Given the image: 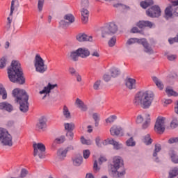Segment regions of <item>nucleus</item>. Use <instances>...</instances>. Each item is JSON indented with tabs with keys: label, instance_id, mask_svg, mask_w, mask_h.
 <instances>
[{
	"label": "nucleus",
	"instance_id": "f257e3e1",
	"mask_svg": "<svg viewBox=\"0 0 178 178\" xmlns=\"http://www.w3.org/2000/svg\"><path fill=\"white\" fill-rule=\"evenodd\" d=\"M8 79L11 83H17V84H24L26 78L23 75V69L20 62L13 60L10 66L7 69Z\"/></svg>",
	"mask_w": 178,
	"mask_h": 178
},
{
	"label": "nucleus",
	"instance_id": "f03ea898",
	"mask_svg": "<svg viewBox=\"0 0 178 178\" xmlns=\"http://www.w3.org/2000/svg\"><path fill=\"white\" fill-rule=\"evenodd\" d=\"M154 97V92L149 90L138 92L134 99V105L135 106H141L143 109H148L152 104Z\"/></svg>",
	"mask_w": 178,
	"mask_h": 178
},
{
	"label": "nucleus",
	"instance_id": "7ed1b4c3",
	"mask_svg": "<svg viewBox=\"0 0 178 178\" xmlns=\"http://www.w3.org/2000/svg\"><path fill=\"white\" fill-rule=\"evenodd\" d=\"M13 96L15 98V102L19 105V111L23 113L29 112V95L24 90L19 88L13 90Z\"/></svg>",
	"mask_w": 178,
	"mask_h": 178
},
{
	"label": "nucleus",
	"instance_id": "20e7f679",
	"mask_svg": "<svg viewBox=\"0 0 178 178\" xmlns=\"http://www.w3.org/2000/svg\"><path fill=\"white\" fill-rule=\"evenodd\" d=\"M111 171L113 173V177H122V176L126 175L124 164L122 157L115 156L113 158V165H111Z\"/></svg>",
	"mask_w": 178,
	"mask_h": 178
},
{
	"label": "nucleus",
	"instance_id": "39448f33",
	"mask_svg": "<svg viewBox=\"0 0 178 178\" xmlns=\"http://www.w3.org/2000/svg\"><path fill=\"white\" fill-rule=\"evenodd\" d=\"M102 38H109L118 31V26L114 22H110L106 26L101 29Z\"/></svg>",
	"mask_w": 178,
	"mask_h": 178
},
{
	"label": "nucleus",
	"instance_id": "423d86ee",
	"mask_svg": "<svg viewBox=\"0 0 178 178\" xmlns=\"http://www.w3.org/2000/svg\"><path fill=\"white\" fill-rule=\"evenodd\" d=\"M0 141L3 145L7 147H12L13 145V141L12 135L8 131V130L0 128Z\"/></svg>",
	"mask_w": 178,
	"mask_h": 178
},
{
	"label": "nucleus",
	"instance_id": "0eeeda50",
	"mask_svg": "<svg viewBox=\"0 0 178 178\" xmlns=\"http://www.w3.org/2000/svg\"><path fill=\"white\" fill-rule=\"evenodd\" d=\"M34 66L38 73H45L48 70V66L45 65L44 59L39 54H37L35 57Z\"/></svg>",
	"mask_w": 178,
	"mask_h": 178
},
{
	"label": "nucleus",
	"instance_id": "6e6552de",
	"mask_svg": "<svg viewBox=\"0 0 178 178\" xmlns=\"http://www.w3.org/2000/svg\"><path fill=\"white\" fill-rule=\"evenodd\" d=\"M33 147V156H39L40 159H44L45 158V145L43 143H35Z\"/></svg>",
	"mask_w": 178,
	"mask_h": 178
},
{
	"label": "nucleus",
	"instance_id": "1a4fd4ad",
	"mask_svg": "<svg viewBox=\"0 0 178 178\" xmlns=\"http://www.w3.org/2000/svg\"><path fill=\"white\" fill-rule=\"evenodd\" d=\"M165 129V118L158 117L154 125V131L159 133V134H163Z\"/></svg>",
	"mask_w": 178,
	"mask_h": 178
},
{
	"label": "nucleus",
	"instance_id": "9d476101",
	"mask_svg": "<svg viewBox=\"0 0 178 178\" xmlns=\"http://www.w3.org/2000/svg\"><path fill=\"white\" fill-rule=\"evenodd\" d=\"M161 13H162L161 8L156 5L152 6L146 11V15L149 16V17H159Z\"/></svg>",
	"mask_w": 178,
	"mask_h": 178
},
{
	"label": "nucleus",
	"instance_id": "9b49d317",
	"mask_svg": "<svg viewBox=\"0 0 178 178\" xmlns=\"http://www.w3.org/2000/svg\"><path fill=\"white\" fill-rule=\"evenodd\" d=\"M15 8H19V1L17 0H12L10 17L7 18L8 23L6 25L7 29H10V24L12 23V16H13V12L15 11Z\"/></svg>",
	"mask_w": 178,
	"mask_h": 178
},
{
	"label": "nucleus",
	"instance_id": "f8f14e48",
	"mask_svg": "<svg viewBox=\"0 0 178 178\" xmlns=\"http://www.w3.org/2000/svg\"><path fill=\"white\" fill-rule=\"evenodd\" d=\"M55 87H58V84H51V83H49L47 84V86H45L42 90L39 92V94L42 95V94H45L43 97L42 99H45V98L47 97V95H49V94L51 93V90H54V88H55Z\"/></svg>",
	"mask_w": 178,
	"mask_h": 178
},
{
	"label": "nucleus",
	"instance_id": "ddd939ff",
	"mask_svg": "<svg viewBox=\"0 0 178 178\" xmlns=\"http://www.w3.org/2000/svg\"><path fill=\"white\" fill-rule=\"evenodd\" d=\"M76 40L79 42H86L89 41L90 42H92V36H88L86 33H80L76 36Z\"/></svg>",
	"mask_w": 178,
	"mask_h": 178
},
{
	"label": "nucleus",
	"instance_id": "4468645a",
	"mask_svg": "<svg viewBox=\"0 0 178 178\" xmlns=\"http://www.w3.org/2000/svg\"><path fill=\"white\" fill-rule=\"evenodd\" d=\"M64 19L65 20H67V22L65 21V20H61L60 22V24L61 26H69V24H71V23H74V16H73V15L72 14H67L64 16Z\"/></svg>",
	"mask_w": 178,
	"mask_h": 178
},
{
	"label": "nucleus",
	"instance_id": "2eb2a0df",
	"mask_svg": "<svg viewBox=\"0 0 178 178\" xmlns=\"http://www.w3.org/2000/svg\"><path fill=\"white\" fill-rule=\"evenodd\" d=\"M36 129H38V130H42V131L47 129V118L42 117L39 120V122L36 124Z\"/></svg>",
	"mask_w": 178,
	"mask_h": 178
},
{
	"label": "nucleus",
	"instance_id": "dca6fc26",
	"mask_svg": "<svg viewBox=\"0 0 178 178\" xmlns=\"http://www.w3.org/2000/svg\"><path fill=\"white\" fill-rule=\"evenodd\" d=\"M81 20L83 24L88 23V17L90 16V12L86 8H83L81 11Z\"/></svg>",
	"mask_w": 178,
	"mask_h": 178
},
{
	"label": "nucleus",
	"instance_id": "f3484780",
	"mask_svg": "<svg viewBox=\"0 0 178 178\" xmlns=\"http://www.w3.org/2000/svg\"><path fill=\"white\" fill-rule=\"evenodd\" d=\"M76 51L80 58H88V56L90 55V50H88V49L87 48H79L78 49H76Z\"/></svg>",
	"mask_w": 178,
	"mask_h": 178
},
{
	"label": "nucleus",
	"instance_id": "a211bd4d",
	"mask_svg": "<svg viewBox=\"0 0 178 178\" xmlns=\"http://www.w3.org/2000/svg\"><path fill=\"white\" fill-rule=\"evenodd\" d=\"M136 26L139 27V29H145V27H149V29H152L154 24L149 21H139Z\"/></svg>",
	"mask_w": 178,
	"mask_h": 178
},
{
	"label": "nucleus",
	"instance_id": "6ab92c4d",
	"mask_svg": "<svg viewBox=\"0 0 178 178\" xmlns=\"http://www.w3.org/2000/svg\"><path fill=\"white\" fill-rule=\"evenodd\" d=\"M75 105L77 106V108H79V109H81V111H82L83 112L87 111V105H86L84 104V102L79 98H76Z\"/></svg>",
	"mask_w": 178,
	"mask_h": 178
},
{
	"label": "nucleus",
	"instance_id": "aec40b11",
	"mask_svg": "<svg viewBox=\"0 0 178 178\" xmlns=\"http://www.w3.org/2000/svg\"><path fill=\"white\" fill-rule=\"evenodd\" d=\"M140 42H141L142 45H143L145 48V52L146 54H154V50H152V48L149 47V44H148V42L145 40H140Z\"/></svg>",
	"mask_w": 178,
	"mask_h": 178
},
{
	"label": "nucleus",
	"instance_id": "412c9836",
	"mask_svg": "<svg viewBox=\"0 0 178 178\" xmlns=\"http://www.w3.org/2000/svg\"><path fill=\"white\" fill-rule=\"evenodd\" d=\"M110 133L111 136H119L122 133V127L118 125H113L110 129Z\"/></svg>",
	"mask_w": 178,
	"mask_h": 178
},
{
	"label": "nucleus",
	"instance_id": "4be33fe9",
	"mask_svg": "<svg viewBox=\"0 0 178 178\" xmlns=\"http://www.w3.org/2000/svg\"><path fill=\"white\" fill-rule=\"evenodd\" d=\"M126 86L129 90H133L136 88V79L132 78H127L126 79Z\"/></svg>",
	"mask_w": 178,
	"mask_h": 178
},
{
	"label": "nucleus",
	"instance_id": "5701e85b",
	"mask_svg": "<svg viewBox=\"0 0 178 178\" xmlns=\"http://www.w3.org/2000/svg\"><path fill=\"white\" fill-rule=\"evenodd\" d=\"M0 109H4L7 112H12L13 111V106L8 102L0 103Z\"/></svg>",
	"mask_w": 178,
	"mask_h": 178
},
{
	"label": "nucleus",
	"instance_id": "b1692460",
	"mask_svg": "<svg viewBox=\"0 0 178 178\" xmlns=\"http://www.w3.org/2000/svg\"><path fill=\"white\" fill-rule=\"evenodd\" d=\"M168 155L170 156L171 161L173 163H178V155L174 149H170L168 152Z\"/></svg>",
	"mask_w": 178,
	"mask_h": 178
},
{
	"label": "nucleus",
	"instance_id": "393cba45",
	"mask_svg": "<svg viewBox=\"0 0 178 178\" xmlns=\"http://www.w3.org/2000/svg\"><path fill=\"white\" fill-rule=\"evenodd\" d=\"M68 58L70 59V60H72V62H77L79 60V58H80V56L79 55L77 50H75L70 52Z\"/></svg>",
	"mask_w": 178,
	"mask_h": 178
},
{
	"label": "nucleus",
	"instance_id": "a878e982",
	"mask_svg": "<svg viewBox=\"0 0 178 178\" xmlns=\"http://www.w3.org/2000/svg\"><path fill=\"white\" fill-rule=\"evenodd\" d=\"M66 154H67V150L59 149L57 152V156H58L59 159L63 161L66 158Z\"/></svg>",
	"mask_w": 178,
	"mask_h": 178
},
{
	"label": "nucleus",
	"instance_id": "bb28decb",
	"mask_svg": "<svg viewBox=\"0 0 178 178\" xmlns=\"http://www.w3.org/2000/svg\"><path fill=\"white\" fill-rule=\"evenodd\" d=\"M107 141L108 143L111 144V145H113L114 149H120V148H122V144H120L113 139H107Z\"/></svg>",
	"mask_w": 178,
	"mask_h": 178
},
{
	"label": "nucleus",
	"instance_id": "cd10ccee",
	"mask_svg": "<svg viewBox=\"0 0 178 178\" xmlns=\"http://www.w3.org/2000/svg\"><path fill=\"white\" fill-rule=\"evenodd\" d=\"M0 97H2V99H6L8 98V92L2 83H0Z\"/></svg>",
	"mask_w": 178,
	"mask_h": 178
},
{
	"label": "nucleus",
	"instance_id": "c85d7f7f",
	"mask_svg": "<svg viewBox=\"0 0 178 178\" xmlns=\"http://www.w3.org/2000/svg\"><path fill=\"white\" fill-rule=\"evenodd\" d=\"M63 115L65 119H72V115L70 114V111H69V108L66 106H63Z\"/></svg>",
	"mask_w": 178,
	"mask_h": 178
},
{
	"label": "nucleus",
	"instance_id": "c756f323",
	"mask_svg": "<svg viewBox=\"0 0 178 178\" xmlns=\"http://www.w3.org/2000/svg\"><path fill=\"white\" fill-rule=\"evenodd\" d=\"M152 80L159 90H163V83L156 76H152Z\"/></svg>",
	"mask_w": 178,
	"mask_h": 178
},
{
	"label": "nucleus",
	"instance_id": "7c9ffc66",
	"mask_svg": "<svg viewBox=\"0 0 178 178\" xmlns=\"http://www.w3.org/2000/svg\"><path fill=\"white\" fill-rule=\"evenodd\" d=\"M165 15L167 17L173 16V6H168L165 10Z\"/></svg>",
	"mask_w": 178,
	"mask_h": 178
},
{
	"label": "nucleus",
	"instance_id": "2f4dec72",
	"mask_svg": "<svg viewBox=\"0 0 178 178\" xmlns=\"http://www.w3.org/2000/svg\"><path fill=\"white\" fill-rule=\"evenodd\" d=\"M165 92L167 94V95H168V97H177L178 96V93L177 92H175V90H173V89L168 87L165 89Z\"/></svg>",
	"mask_w": 178,
	"mask_h": 178
},
{
	"label": "nucleus",
	"instance_id": "473e14b6",
	"mask_svg": "<svg viewBox=\"0 0 178 178\" xmlns=\"http://www.w3.org/2000/svg\"><path fill=\"white\" fill-rule=\"evenodd\" d=\"M83 163V156H79L73 159V165L74 166H80Z\"/></svg>",
	"mask_w": 178,
	"mask_h": 178
},
{
	"label": "nucleus",
	"instance_id": "72a5a7b5",
	"mask_svg": "<svg viewBox=\"0 0 178 178\" xmlns=\"http://www.w3.org/2000/svg\"><path fill=\"white\" fill-rule=\"evenodd\" d=\"M150 123H151V117H150L149 114H147V117H146V120L142 125V129H147V127L149 126Z\"/></svg>",
	"mask_w": 178,
	"mask_h": 178
},
{
	"label": "nucleus",
	"instance_id": "f704fd0d",
	"mask_svg": "<svg viewBox=\"0 0 178 178\" xmlns=\"http://www.w3.org/2000/svg\"><path fill=\"white\" fill-rule=\"evenodd\" d=\"M178 176V168L175 167L171 171L169 172V176L168 178H174Z\"/></svg>",
	"mask_w": 178,
	"mask_h": 178
},
{
	"label": "nucleus",
	"instance_id": "c9c22d12",
	"mask_svg": "<svg viewBox=\"0 0 178 178\" xmlns=\"http://www.w3.org/2000/svg\"><path fill=\"white\" fill-rule=\"evenodd\" d=\"M111 77H118L120 74V70L116 67H113L110 70Z\"/></svg>",
	"mask_w": 178,
	"mask_h": 178
},
{
	"label": "nucleus",
	"instance_id": "e433bc0d",
	"mask_svg": "<svg viewBox=\"0 0 178 178\" xmlns=\"http://www.w3.org/2000/svg\"><path fill=\"white\" fill-rule=\"evenodd\" d=\"M143 143L146 145H151V144H152V139L151 138V135L147 134L146 136H145Z\"/></svg>",
	"mask_w": 178,
	"mask_h": 178
},
{
	"label": "nucleus",
	"instance_id": "4c0bfd02",
	"mask_svg": "<svg viewBox=\"0 0 178 178\" xmlns=\"http://www.w3.org/2000/svg\"><path fill=\"white\" fill-rule=\"evenodd\" d=\"M74 123H65V130H67V131H73L74 130Z\"/></svg>",
	"mask_w": 178,
	"mask_h": 178
},
{
	"label": "nucleus",
	"instance_id": "58836bf2",
	"mask_svg": "<svg viewBox=\"0 0 178 178\" xmlns=\"http://www.w3.org/2000/svg\"><path fill=\"white\" fill-rule=\"evenodd\" d=\"M161 149H162V147L161 144H156L154 145V152L153 153V156L156 157L158 156V152H160Z\"/></svg>",
	"mask_w": 178,
	"mask_h": 178
},
{
	"label": "nucleus",
	"instance_id": "ea45409f",
	"mask_svg": "<svg viewBox=\"0 0 178 178\" xmlns=\"http://www.w3.org/2000/svg\"><path fill=\"white\" fill-rule=\"evenodd\" d=\"M6 62H8V60L5 57H2L0 59V69H5V67H6Z\"/></svg>",
	"mask_w": 178,
	"mask_h": 178
},
{
	"label": "nucleus",
	"instance_id": "a19ab883",
	"mask_svg": "<svg viewBox=\"0 0 178 178\" xmlns=\"http://www.w3.org/2000/svg\"><path fill=\"white\" fill-rule=\"evenodd\" d=\"M178 126V120L177 118H173L172 122H170L171 129H176Z\"/></svg>",
	"mask_w": 178,
	"mask_h": 178
},
{
	"label": "nucleus",
	"instance_id": "79ce46f5",
	"mask_svg": "<svg viewBox=\"0 0 178 178\" xmlns=\"http://www.w3.org/2000/svg\"><path fill=\"white\" fill-rule=\"evenodd\" d=\"M126 144L127 147H134V145H136V142H134L133 137H131L127 140Z\"/></svg>",
	"mask_w": 178,
	"mask_h": 178
},
{
	"label": "nucleus",
	"instance_id": "37998d69",
	"mask_svg": "<svg viewBox=\"0 0 178 178\" xmlns=\"http://www.w3.org/2000/svg\"><path fill=\"white\" fill-rule=\"evenodd\" d=\"M116 119H118V117H116V115H111L106 120V123H113L116 120Z\"/></svg>",
	"mask_w": 178,
	"mask_h": 178
},
{
	"label": "nucleus",
	"instance_id": "c03bdc74",
	"mask_svg": "<svg viewBox=\"0 0 178 178\" xmlns=\"http://www.w3.org/2000/svg\"><path fill=\"white\" fill-rule=\"evenodd\" d=\"M65 140L66 138H65V136H61L60 138H56L54 143H57V144H62L65 143Z\"/></svg>",
	"mask_w": 178,
	"mask_h": 178
},
{
	"label": "nucleus",
	"instance_id": "a18cd8bd",
	"mask_svg": "<svg viewBox=\"0 0 178 178\" xmlns=\"http://www.w3.org/2000/svg\"><path fill=\"white\" fill-rule=\"evenodd\" d=\"M44 0H38V9L39 12H42V8H44Z\"/></svg>",
	"mask_w": 178,
	"mask_h": 178
},
{
	"label": "nucleus",
	"instance_id": "49530a36",
	"mask_svg": "<svg viewBox=\"0 0 178 178\" xmlns=\"http://www.w3.org/2000/svg\"><path fill=\"white\" fill-rule=\"evenodd\" d=\"M115 44H116V37L113 36L108 41V46L109 47H115Z\"/></svg>",
	"mask_w": 178,
	"mask_h": 178
},
{
	"label": "nucleus",
	"instance_id": "de8ad7c7",
	"mask_svg": "<svg viewBox=\"0 0 178 178\" xmlns=\"http://www.w3.org/2000/svg\"><path fill=\"white\" fill-rule=\"evenodd\" d=\"M84 159H88L90 158V155H91V152L88 149H85L83 152Z\"/></svg>",
	"mask_w": 178,
	"mask_h": 178
},
{
	"label": "nucleus",
	"instance_id": "09e8293b",
	"mask_svg": "<svg viewBox=\"0 0 178 178\" xmlns=\"http://www.w3.org/2000/svg\"><path fill=\"white\" fill-rule=\"evenodd\" d=\"M66 137H67V138L72 141V140H73V137H74V134H73V131H67V132L66 133Z\"/></svg>",
	"mask_w": 178,
	"mask_h": 178
},
{
	"label": "nucleus",
	"instance_id": "8fccbe9b",
	"mask_svg": "<svg viewBox=\"0 0 178 178\" xmlns=\"http://www.w3.org/2000/svg\"><path fill=\"white\" fill-rule=\"evenodd\" d=\"M167 58L168 59V60H170L171 62H172L173 60H176V59H177V55L169 54L167 56Z\"/></svg>",
	"mask_w": 178,
	"mask_h": 178
},
{
	"label": "nucleus",
	"instance_id": "3c124183",
	"mask_svg": "<svg viewBox=\"0 0 178 178\" xmlns=\"http://www.w3.org/2000/svg\"><path fill=\"white\" fill-rule=\"evenodd\" d=\"M143 122H144V118L143 117V115H138L136 118V123L138 124H140L143 123Z\"/></svg>",
	"mask_w": 178,
	"mask_h": 178
},
{
	"label": "nucleus",
	"instance_id": "603ef678",
	"mask_svg": "<svg viewBox=\"0 0 178 178\" xmlns=\"http://www.w3.org/2000/svg\"><path fill=\"white\" fill-rule=\"evenodd\" d=\"M81 142L82 144H86V145H90L91 144V141L86 140L84 136H81Z\"/></svg>",
	"mask_w": 178,
	"mask_h": 178
},
{
	"label": "nucleus",
	"instance_id": "864d4df0",
	"mask_svg": "<svg viewBox=\"0 0 178 178\" xmlns=\"http://www.w3.org/2000/svg\"><path fill=\"white\" fill-rule=\"evenodd\" d=\"M168 42L170 44H175V42H178V34L176 35V37L168 39Z\"/></svg>",
	"mask_w": 178,
	"mask_h": 178
},
{
	"label": "nucleus",
	"instance_id": "5fc2aeb1",
	"mask_svg": "<svg viewBox=\"0 0 178 178\" xmlns=\"http://www.w3.org/2000/svg\"><path fill=\"white\" fill-rule=\"evenodd\" d=\"M99 86H101V81H97L93 85L94 90H99Z\"/></svg>",
	"mask_w": 178,
	"mask_h": 178
},
{
	"label": "nucleus",
	"instance_id": "6e6d98bb",
	"mask_svg": "<svg viewBox=\"0 0 178 178\" xmlns=\"http://www.w3.org/2000/svg\"><path fill=\"white\" fill-rule=\"evenodd\" d=\"M27 173H28L27 170L22 168L21 170L20 177L22 178L26 177V176H27Z\"/></svg>",
	"mask_w": 178,
	"mask_h": 178
},
{
	"label": "nucleus",
	"instance_id": "4d7b16f0",
	"mask_svg": "<svg viewBox=\"0 0 178 178\" xmlns=\"http://www.w3.org/2000/svg\"><path fill=\"white\" fill-rule=\"evenodd\" d=\"M103 79H104V81L108 83V81H111V79H112V76L108 74H106L103 76Z\"/></svg>",
	"mask_w": 178,
	"mask_h": 178
},
{
	"label": "nucleus",
	"instance_id": "13d9d810",
	"mask_svg": "<svg viewBox=\"0 0 178 178\" xmlns=\"http://www.w3.org/2000/svg\"><path fill=\"white\" fill-rule=\"evenodd\" d=\"M89 2L88 0H81L82 8H88Z\"/></svg>",
	"mask_w": 178,
	"mask_h": 178
},
{
	"label": "nucleus",
	"instance_id": "bf43d9fd",
	"mask_svg": "<svg viewBox=\"0 0 178 178\" xmlns=\"http://www.w3.org/2000/svg\"><path fill=\"white\" fill-rule=\"evenodd\" d=\"M138 39L137 38H131L127 40V45H131L132 44H134L136 41H138Z\"/></svg>",
	"mask_w": 178,
	"mask_h": 178
},
{
	"label": "nucleus",
	"instance_id": "052dcab7",
	"mask_svg": "<svg viewBox=\"0 0 178 178\" xmlns=\"http://www.w3.org/2000/svg\"><path fill=\"white\" fill-rule=\"evenodd\" d=\"M140 6L143 9H147V8H148V6H149L148 3L146 1V0H145V1L140 2Z\"/></svg>",
	"mask_w": 178,
	"mask_h": 178
},
{
	"label": "nucleus",
	"instance_id": "680f3d73",
	"mask_svg": "<svg viewBox=\"0 0 178 178\" xmlns=\"http://www.w3.org/2000/svg\"><path fill=\"white\" fill-rule=\"evenodd\" d=\"M131 33H133L134 34H136V33H138L139 34H141L143 31L138 30V28L137 27H133L131 30Z\"/></svg>",
	"mask_w": 178,
	"mask_h": 178
},
{
	"label": "nucleus",
	"instance_id": "e2e57ef3",
	"mask_svg": "<svg viewBox=\"0 0 178 178\" xmlns=\"http://www.w3.org/2000/svg\"><path fill=\"white\" fill-rule=\"evenodd\" d=\"M168 144H175V143H177V137L170 138L168 140Z\"/></svg>",
	"mask_w": 178,
	"mask_h": 178
},
{
	"label": "nucleus",
	"instance_id": "0e129e2a",
	"mask_svg": "<svg viewBox=\"0 0 178 178\" xmlns=\"http://www.w3.org/2000/svg\"><path fill=\"white\" fill-rule=\"evenodd\" d=\"M93 169L96 172H98V170H99V168H98V162L97 161V160L94 161Z\"/></svg>",
	"mask_w": 178,
	"mask_h": 178
},
{
	"label": "nucleus",
	"instance_id": "69168bd1",
	"mask_svg": "<svg viewBox=\"0 0 178 178\" xmlns=\"http://www.w3.org/2000/svg\"><path fill=\"white\" fill-rule=\"evenodd\" d=\"M92 118L95 122H99V116L98 115V113H93Z\"/></svg>",
	"mask_w": 178,
	"mask_h": 178
},
{
	"label": "nucleus",
	"instance_id": "338daca9",
	"mask_svg": "<svg viewBox=\"0 0 178 178\" xmlns=\"http://www.w3.org/2000/svg\"><path fill=\"white\" fill-rule=\"evenodd\" d=\"M100 141H101V138H99V137H97L95 138V143H96L97 146L99 147H102V144H101Z\"/></svg>",
	"mask_w": 178,
	"mask_h": 178
},
{
	"label": "nucleus",
	"instance_id": "774afa93",
	"mask_svg": "<svg viewBox=\"0 0 178 178\" xmlns=\"http://www.w3.org/2000/svg\"><path fill=\"white\" fill-rule=\"evenodd\" d=\"M173 16L178 17V7H173Z\"/></svg>",
	"mask_w": 178,
	"mask_h": 178
}]
</instances>
